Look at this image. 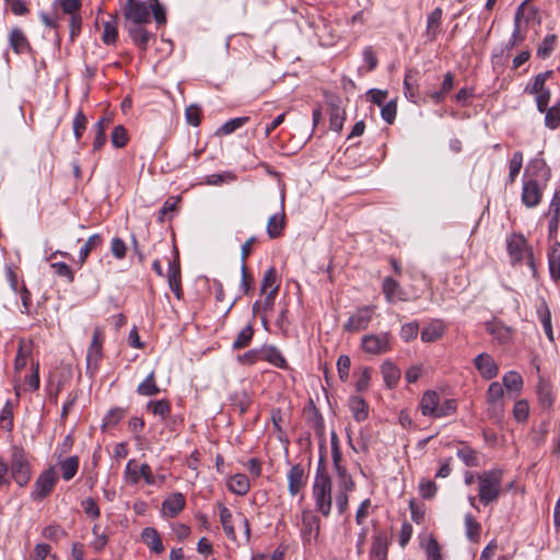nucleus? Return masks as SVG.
I'll list each match as a JSON object with an SVG mask.
<instances>
[{
  "label": "nucleus",
  "mask_w": 560,
  "mask_h": 560,
  "mask_svg": "<svg viewBox=\"0 0 560 560\" xmlns=\"http://www.w3.org/2000/svg\"><path fill=\"white\" fill-rule=\"evenodd\" d=\"M312 492L316 511L324 517H328L332 505L331 480L325 469L323 454L319 457V465L314 478Z\"/></svg>",
  "instance_id": "f257e3e1"
},
{
  "label": "nucleus",
  "mask_w": 560,
  "mask_h": 560,
  "mask_svg": "<svg viewBox=\"0 0 560 560\" xmlns=\"http://www.w3.org/2000/svg\"><path fill=\"white\" fill-rule=\"evenodd\" d=\"M502 478L503 471L498 468L477 474L478 497L482 504L488 505L498 500L502 491Z\"/></svg>",
  "instance_id": "f03ea898"
},
{
  "label": "nucleus",
  "mask_w": 560,
  "mask_h": 560,
  "mask_svg": "<svg viewBox=\"0 0 560 560\" xmlns=\"http://www.w3.org/2000/svg\"><path fill=\"white\" fill-rule=\"evenodd\" d=\"M10 471L12 478L20 487H24L31 479V464L28 455L21 446H13L11 448L10 457Z\"/></svg>",
  "instance_id": "7ed1b4c3"
},
{
  "label": "nucleus",
  "mask_w": 560,
  "mask_h": 560,
  "mask_svg": "<svg viewBox=\"0 0 560 560\" xmlns=\"http://www.w3.org/2000/svg\"><path fill=\"white\" fill-rule=\"evenodd\" d=\"M104 331L101 327H95L92 334V340L86 351V371L93 376L103 358Z\"/></svg>",
  "instance_id": "20e7f679"
},
{
  "label": "nucleus",
  "mask_w": 560,
  "mask_h": 560,
  "mask_svg": "<svg viewBox=\"0 0 560 560\" xmlns=\"http://www.w3.org/2000/svg\"><path fill=\"white\" fill-rule=\"evenodd\" d=\"M122 14L125 24H147L151 21L150 8L141 0H127Z\"/></svg>",
  "instance_id": "39448f33"
},
{
  "label": "nucleus",
  "mask_w": 560,
  "mask_h": 560,
  "mask_svg": "<svg viewBox=\"0 0 560 560\" xmlns=\"http://www.w3.org/2000/svg\"><path fill=\"white\" fill-rule=\"evenodd\" d=\"M375 306L366 305L357 308L343 325V330L348 332H358L369 327L375 315Z\"/></svg>",
  "instance_id": "423d86ee"
},
{
  "label": "nucleus",
  "mask_w": 560,
  "mask_h": 560,
  "mask_svg": "<svg viewBox=\"0 0 560 560\" xmlns=\"http://www.w3.org/2000/svg\"><path fill=\"white\" fill-rule=\"evenodd\" d=\"M57 481V475L54 467L43 471L36 479L31 498L34 501H42L54 490Z\"/></svg>",
  "instance_id": "0eeeda50"
},
{
  "label": "nucleus",
  "mask_w": 560,
  "mask_h": 560,
  "mask_svg": "<svg viewBox=\"0 0 560 560\" xmlns=\"http://www.w3.org/2000/svg\"><path fill=\"white\" fill-rule=\"evenodd\" d=\"M361 347L370 354H382L390 350V335L388 332L369 334L363 336Z\"/></svg>",
  "instance_id": "6e6552de"
},
{
  "label": "nucleus",
  "mask_w": 560,
  "mask_h": 560,
  "mask_svg": "<svg viewBox=\"0 0 560 560\" xmlns=\"http://www.w3.org/2000/svg\"><path fill=\"white\" fill-rule=\"evenodd\" d=\"M504 387L499 382H492L487 390L488 412L491 417L500 419L503 415Z\"/></svg>",
  "instance_id": "1a4fd4ad"
},
{
  "label": "nucleus",
  "mask_w": 560,
  "mask_h": 560,
  "mask_svg": "<svg viewBox=\"0 0 560 560\" xmlns=\"http://www.w3.org/2000/svg\"><path fill=\"white\" fill-rule=\"evenodd\" d=\"M525 2H523L515 12L514 30L511 38L505 44V50H511L516 45L525 40L526 35L524 24L526 25L529 20V16H525Z\"/></svg>",
  "instance_id": "9d476101"
},
{
  "label": "nucleus",
  "mask_w": 560,
  "mask_h": 560,
  "mask_svg": "<svg viewBox=\"0 0 560 560\" xmlns=\"http://www.w3.org/2000/svg\"><path fill=\"white\" fill-rule=\"evenodd\" d=\"M320 532V521L317 515H315L310 510H304L302 512V537L305 544H311L312 540H316L319 536Z\"/></svg>",
  "instance_id": "9b49d317"
},
{
  "label": "nucleus",
  "mask_w": 560,
  "mask_h": 560,
  "mask_svg": "<svg viewBox=\"0 0 560 560\" xmlns=\"http://www.w3.org/2000/svg\"><path fill=\"white\" fill-rule=\"evenodd\" d=\"M474 364L483 380H492L499 373V366L489 353L482 352L478 354L474 359Z\"/></svg>",
  "instance_id": "f8f14e48"
},
{
  "label": "nucleus",
  "mask_w": 560,
  "mask_h": 560,
  "mask_svg": "<svg viewBox=\"0 0 560 560\" xmlns=\"http://www.w3.org/2000/svg\"><path fill=\"white\" fill-rule=\"evenodd\" d=\"M167 282L172 292L180 300L183 298L182 272L177 252L175 253L174 259L168 262Z\"/></svg>",
  "instance_id": "ddd939ff"
},
{
  "label": "nucleus",
  "mask_w": 560,
  "mask_h": 560,
  "mask_svg": "<svg viewBox=\"0 0 560 560\" xmlns=\"http://www.w3.org/2000/svg\"><path fill=\"white\" fill-rule=\"evenodd\" d=\"M288 490L295 497L306 485L305 469L301 464L293 465L288 471Z\"/></svg>",
  "instance_id": "4468645a"
},
{
  "label": "nucleus",
  "mask_w": 560,
  "mask_h": 560,
  "mask_svg": "<svg viewBox=\"0 0 560 560\" xmlns=\"http://www.w3.org/2000/svg\"><path fill=\"white\" fill-rule=\"evenodd\" d=\"M125 28L133 44L145 51L153 35L145 30L144 24H125Z\"/></svg>",
  "instance_id": "2eb2a0df"
},
{
  "label": "nucleus",
  "mask_w": 560,
  "mask_h": 560,
  "mask_svg": "<svg viewBox=\"0 0 560 560\" xmlns=\"http://www.w3.org/2000/svg\"><path fill=\"white\" fill-rule=\"evenodd\" d=\"M542 197L541 189L538 186L536 179L524 180L523 183V191H522V202L528 207H536Z\"/></svg>",
  "instance_id": "dca6fc26"
},
{
  "label": "nucleus",
  "mask_w": 560,
  "mask_h": 560,
  "mask_svg": "<svg viewBox=\"0 0 560 560\" xmlns=\"http://www.w3.org/2000/svg\"><path fill=\"white\" fill-rule=\"evenodd\" d=\"M508 252L513 264L523 259L524 253L527 250V242L521 234H513L506 243Z\"/></svg>",
  "instance_id": "f3484780"
},
{
  "label": "nucleus",
  "mask_w": 560,
  "mask_h": 560,
  "mask_svg": "<svg viewBox=\"0 0 560 560\" xmlns=\"http://www.w3.org/2000/svg\"><path fill=\"white\" fill-rule=\"evenodd\" d=\"M388 538L384 534L373 536V541L369 552L370 560H387L388 559Z\"/></svg>",
  "instance_id": "a211bd4d"
},
{
  "label": "nucleus",
  "mask_w": 560,
  "mask_h": 560,
  "mask_svg": "<svg viewBox=\"0 0 560 560\" xmlns=\"http://www.w3.org/2000/svg\"><path fill=\"white\" fill-rule=\"evenodd\" d=\"M185 504V497L179 492H175L163 501L162 512L168 517H175L184 510Z\"/></svg>",
  "instance_id": "6ab92c4d"
},
{
  "label": "nucleus",
  "mask_w": 560,
  "mask_h": 560,
  "mask_svg": "<svg viewBox=\"0 0 560 560\" xmlns=\"http://www.w3.org/2000/svg\"><path fill=\"white\" fill-rule=\"evenodd\" d=\"M261 358L271 365L279 369H288V362L281 351L273 345H264L261 347Z\"/></svg>",
  "instance_id": "aec40b11"
},
{
  "label": "nucleus",
  "mask_w": 560,
  "mask_h": 560,
  "mask_svg": "<svg viewBox=\"0 0 560 560\" xmlns=\"http://www.w3.org/2000/svg\"><path fill=\"white\" fill-rule=\"evenodd\" d=\"M142 542L155 553H162L164 551V545L161 535L154 527H145L141 532Z\"/></svg>",
  "instance_id": "412c9836"
},
{
  "label": "nucleus",
  "mask_w": 560,
  "mask_h": 560,
  "mask_svg": "<svg viewBox=\"0 0 560 560\" xmlns=\"http://www.w3.org/2000/svg\"><path fill=\"white\" fill-rule=\"evenodd\" d=\"M536 314L540 320L544 331L550 341H553V331L551 323V313L545 299H539L536 305Z\"/></svg>",
  "instance_id": "4be33fe9"
},
{
  "label": "nucleus",
  "mask_w": 560,
  "mask_h": 560,
  "mask_svg": "<svg viewBox=\"0 0 560 560\" xmlns=\"http://www.w3.org/2000/svg\"><path fill=\"white\" fill-rule=\"evenodd\" d=\"M382 292L388 303H393L396 299L405 300V292L398 281L392 277H386L383 281Z\"/></svg>",
  "instance_id": "5701e85b"
},
{
  "label": "nucleus",
  "mask_w": 560,
  "mask_h": 560,
  "mask_svg": "<svg viewBox=\"0 0 560 560\" xmlns=\"http://www.w3.org/2000/svg\"><path fill=\"white\" fill-rule=\"evenodd\" d=\"M487 331L501 345L510 342L513 337V330L500 322L488 323Z\"/></svg>",
  "instance_id": "b1692460"
},
{
  "label": "nucleus",
  "mask_w": 560,
  "mask_h": 560,
  "mask_svg": "<svg viewBox=\"0 0 560 560\" xmlns=\"http://www.w3.org/2000/svg\"><path fill=\"white\" fill-rule=\"evenodd\" d=\"M440 397L436 392L428 390L420 400V409L423 416L435 417Z\"/></svg>",
  "instance_id": "393cba45"
},
{
  "label": "nucleus",
  "mask_w": 560,
  "mask_h": 560,
  "mask_svg": "<svg viewBox=\"0 0 560 560\" xmlns=\"http://www.w3.org/2000/svg\"><path fill=\"white\" fill-rule=\"evenodd\" d=\"M33 351L32 341L21 340L14 360V370L20 373L26 365Z\"/></svg>",
  "instance_id": "a878e982"
},
{
  "label": "nucleus",
  "mask_w": 560,
  "mask_h": 560,
  "mask_svg": "<svg viewBox=\"0 0 560 560\" xmlns=\"http://www.w3.org/2000/svg\"><path fill=\"white\" fill-rule=\"evenodd\" d=\"M284 203V196H282V205ZM285 226V215L282 211L281 213H276L271 215L267 223V234L270 238L279 237Z\"/></svg>",
  "instance_id": "bb28decb"
},
{
  "label": "nucleus",
  "mask_w": 560,
  "mask_h": 560,
  "mask_svg": "<svg viewBox=\"0 0 560 560\" xmlns=\"http://www.w3.org/2000/svg\"><path fill=\"white\" fill-rule=\"evenodd\" d=\"M442 15H443L442 9L436 8L428 16L425 35H427L428 39L431 42L435 40V38L440 32V27H441V23H442Z\"/></svg>",
  "instance_id": "cd10ccee"
},
{
  "label": "nucleus",
  "mask_w": 560,
  "mask_h": 560,
  "mask_svg": "<svg viewBox=\"0 0 560 560\" xmlns=\"http://www.w3.org/2000/svg\"><path fill=\"white\" fill-rule=\"evenodd\" d=\"M217 506L220 512V522L222 524V528L228 536L229 539L235 541L236 534L233 527V516L231 511L221 502L217 503Z\"/></svg>",
  "instance_id": "c85d7f7f"
},
{
  "label": "nucleus",
  "mask_w": 560,
  "mask_h": 560,
  "mask_svg": "<svg viewBox=\"0 0 560 560\" xmlns=\"http://www.w3.org/2000/svg\"><path fill=\"white\" fill-rule=\"evenodd\" d=\"M349 407L355 421L362 422L368 418L369 407L362 397L351 396L349 398Z\"/></svg>",
  "instance_id": "c756f323"
},
{
  "label": "nucleus",
  "mask_w": 560,
  "mask_h": 560,
  "mask_svg": "<svg viewBox=\"0 0 560 560\" xmlns=\"http://www.w3.org/2000/svg\"><path fill=\"white\" fill-rule=\"evenodd\" d=\"M61 477L65 481H70L78 472L80 460L78 456H70L58 462Z\"/></svg>",
  "instance_id": "7c9ffc66"
},
{
  "label": "nucleus",
  "mask_w": 560,
  "mask_h": 560,
  "mask_svg": "<svg viewBox=\"0 0 560 560\" xmlns=\"http://www.w3.org/2000/svg\"><path fill=\"white\" fill-rule=\"evenodd\" d=\"M228 488L237 495H245L250 488L249 479L245 474H235L229 479Z\"/></svg>",
  "instance_id": "2f4dec72"
},
{
  "label": "nucleus",
  "mask_w": 560,
  "mask_h": 560,
  "mask_svg": "<svg viewBox=\"0 0 560 560\" xmlns=\"http://www.w3.org/2000/svg\"><path fill=\"white\" fill-rule=\"evenodd\" d=\"M160 392L161 389L156 384L154 371H151L137 387V394L140 396H155Z\"/></svg>",
  "instance_id": "473e14b6"
},
{
  "label": "nucleus",
  "mask_w": 560,
  "mask_h": 560,
  "mask_svg": "<svg viewBox=\"0 0 560 560\" xmlns=\"http://www.w3.org/2000/svg\"><path fill=\"white\" fill-rule=\"evenodd\" d=\"M381 371L387 387H395L400 378V370L393 362L385 361L381 366Z\"/></svg>",
  "instance_id": "72a5a7b5"
},
{
  "label": "nucleus",
  "mask_w": 560,
  "mask_h": 560,
  "mask_svg": "<svg viewBox=\"0 0 560 560\" xmlns=\"http://www.w3.org/2000/svg\"><path fill=\"white\" fill-rule=\"evenodd\" d=\"M10 45L16 54H23L30 49V43L20 28H13L11 31Z\"/></svg>",
  "instance_id": "f704fd0d"
},
{
  "label": "nucleus",
  "mask_w": 560,
  "mask_h": 560,
  "mask_svg": "<svg viewBox=\"0 0 560 560\" xmlns=\"http://www.w3.org/2000/svg\"><path fill=\"white\" fill-rule=\"evenodd\" d=\"M444 334V326L440 322H433L427 325L421 331V340L423 342H434Z\"/></svg>",
  "instance_id": "c9c22d12"
},
{
  "label": "nucleus",
  "mask_w": 560,
  "mask_h": 560,
  "mask_svg": "<svg viewBox=\"0 0 560 560\" xmlns=\"http://www.w3.org/2000/svg\"><path fill=\"white\" fill-rule=\"evenodd\" d=\"M537 396L539 404L542 408H551L553 405L555 398L552 394V387L549 383L540 380L537 386Z\"/></svg>",
  "instance_id": "e433bc0d"
},
{
  "label": "nucleus",
  "mask_w": 560,
  "mask_h": 560,
  "mask_svg": "<svg viewBox=\"0 0 560 560\" xmlns=\"http://www.w3.org/2000/svg\"><path fill=\"white\" fill-rule=\"evenodd\" d=\"M503 387L506 388L509 393H516L518 394L523 388V378L521 374L516 371H509L504 374L503 378Z\"/></svg>",
  "instance_id": "4c0bfd02"
},
{
  "label": "nucleus",
  "mask_w": 560,
  "mask_h": 560,
  "mask_svg": "<svg viewBox=\"0 0 560 560\" xmlns=\"http://www.w3.org/2000/svg\"><path fill=\"white\" fill-rule=\"evenodd\" d=\"M553 74V71L548 70L541 73H538L535 78L532 84H527L525 88V92L528 94L536 95L537 93H540L542 91H546V81L550 79Z\"/></svg>",
  "instance_id": "58836bf2"
},
{
  "label": "nucleus",
  "mask_w": 560,
  "mask_h": 560,
  "mask_svg": "<svg viewBox=\"0 0 560 560\" xmlns=\"http://www.w3.org/2000/svg\"><path fill=\"white\" fill-rule=\"evenodd\" d=\"M102 243H103V237L101 236V234L91 235L79 252L80 264L85 262L90 253L95 250L96 248H98L102 245Z\"/></svg>",
  "instance_id": "ea45409f"
},
{
  "label": "nucleus",
  "mask_w": 560,
  "mask_h": 560,
  "mask_svg": "<svg viewBox=\"0 0 560 560\" xmlns=\"http://www.w3.org/2000/svg\"><path fill=\"white\" fill-rule=\"evenodd\" d=\"M254 337V327L252 324L245 326L236 336L233 341L232 348L234 350L243 349L249 346Z\"/></svg>",
  "instance_id": "a19ab883"
},
{
  "label": "nucleus",
  "mask_w": 560,
  "mask_h": 560,
  "mask_svg": "<svg viewBox=\"0 0 560 560\" xmlns=\"http://www.w3.org/2000/svg\"><path fill=\"white\" fill-rule=\"evenodd\" d=\"M147 409L164 420L171 413V404L167 399L151 400L148 402Z\"/></svg>",
  "instance_id": "79ce46f5"
},
{
  "label": "nucleus",
  "mask_w": 560,
  "mask_h": 560,
  "mask_svg": "<svg viewBox=\"0 0 560 560\" xmlns=\"http://www.w3.org/2000/svg\"><path fill=\"white\" fill-rule=\"evenodd\" d=\"M545 115V126L551 130L560 126V101L551 107H547Z\"/></svg>",
  "instance_id": "37998d69"
},
{
  "label": "nucleus",
  "mask_w": 560,
  "mask_h": 560,
  "mask_svg": "<svg viewBox=\"0 0 560 560\" xmlns=\"http://www.w3.org/2000/svg\"><path fill=\"white\" fill-rule=\"evenodd\" d=\"M462 447L457 451V456L463 460V463L468 467H477L479 465L478 463V456L477 452L472 450L471 447L465 445L462 443Z\"/></svg>",
  "instance_id": "c03bdc74"
},
{
  "label": "nucleus",
  "mask_w": 560,
  "mask_h": 560,
  "mask_svg": "<svg viewBox=\"0 0 560 560\" xmlns=\"http://www.w3.org/2000/svg\"><path fill=\"white\" fill-rule=\"evenodd\" d=\"M110 141L115 148H125L129 141L127 129L122 125L116 126L112 131Z\"/></svg>",
  "instance_id": "a18cd8bd"
},
{
  "label": "nucleus",
  "mask_w": 560,
  "mask_h": 560,
  "mask_svg": "<svg viewBox=\"0 0 560 560\" xmlns=\"http://www.w3.org/2000/svg\"><path fill=\"white\" fill-rule=\"evenodd\" d=\"M248 120H249V117H247V116L230 119L220 127V129L218 130V133L223 135V136L231 135L235 130L243 127Z\"/></svg>",
  "instance_id": "49530a36"
},
{
  "label": "nucleus",
  "mask_w": 560,
  "mask_h": 560,
  "mask_svg": "<svg viewBox=\"0 0 560 560\" xmlns=\"http://www.w3.org/2000/svg\"><path fill=\"white\" fill-rule=\"evenodd\" d=\"M118 37V31L116 25V16L112 18V21L104 23V32L102 35V39L104 44L112 45L115 44Z\"/></svg>",
  "instance_id": "de8ad7c7"
},
{
  "label": "nucleus",
  "mask_w": 560,
  "mask_h": 560,
  "mask_svg": "<svg viewBox=\"0 0 560 560\" xmlns=\"http://www.w3.org/2000/svg\"><path fill=\"white\" fill-rule=\"evenodd\" d=\"M466 536L469 540L476 541L481 532V525L474 518L471 514L465 516Z\"/></svg>",
  "instance_id": "09e8293b"
},
{
  "label": "nucleus",
  "mask_w": 560,
  "mask_h": 560,
  "mask_svg": "<svg viewBox=\"0 0 560 560\" xmlns=\"http://www.w3.org/2000/svg\"><path fill=\"white\" fill-rule=\"evenodd\" d=\"M275 287L279 288V284L277 283V270L275 267H270L264 273L260 284V293L264 294Z\"/></svg>",
  "instance_id": "8fccbe9b"
},
{
  "label": "nucleus",
  "mask_w": 560,
  "mask_h": 560,
  "mask_svg": "<svg viewBox=\"0 0 560 560\" xmlns=\"http://www.w3.org/2000/svg\"><path fill=\"white\" fill-rule=\"evenodd\" d=\"M557 36L555 34L547 35L537 49V55L540 58H547L551 55L555 49Z\"/></svg>",
  "instance_id": "3c124183"
},
{
  "label": "nucleus",
  "mask_w": 560,
  "mask_h": 560,
  "mask_svg": "<svg viewBox=\"0 0 560 560\" xmlns=\"http://www.w3.org/2000/svg\"><path fill=\"white\" fill-rule=\"evenodd\" d=\"M523 166V153L521 151L514 152L510 161L509 183L513 184Z\"/></svg>",
  "instance_id": "603ef678"
},
{
  "label": "nucleus",
  "mask_w": 560,
  "mask_h": 560,
  "mask_svg": "<svg viewBox=\"0 0 560 560\" xmlns=\"http://www.w3.org/2000/svg\"><path fill=\"white\" fill-rule=\"evenodd\" d=\"M50 268L54 272L60 277L65 278L67 282L72 283L74 280V272L69 265L66 262H52L50 264Z\"/></svg>",
  "instance_id": "864d4df0"
},
{
  "label": "nucleus",
  "mask_w": 560,
  "mask_h": 560,
  "mask_svg": "<svg viewBox=\"0 0 560 560\" xmlns=\"http://www.w3.org/2000/svg\"><path fill=\"white\" fill-rule=\"evenodd\" d=\"M25 384L30 390H37L39 388V362L32 361V373L24 378Z\"/></svg>",
  "instance_id": "5fc2aeb1"
},
{
  "label": "nucleus",
  "mask_w": 560,
  "mask_h": 560,
  "mask_svg": "<svg viewBox=\"0 0 560 560\" xmlns=\"http://www.w3.org/2000/svg\"><path fill=\"white\" fill-rule=\"evenodd\" d=\"M330 128L337 132L342 129L345 120V110L338 106H332L329 115Z\"/></svg>",
  "instance_id": "6e6d98bb"
},
{
  "label": "nucleus",
  "mask_w": 560,
  "mask_h": 560,
  "mask_svg": "<svg viewBox=\"0 0 560 560\" xmlns=\"http://www.w3.org/2000/svg\"><path fill=\"white\" fill-rule=\"evenodd\" d=\"M66 536V530L57 524L48 525L43 529V537L51 541H58Z\"/></svg>",
  "instance_id": "4d7b16f0"
},
{
  "label": "nucleus",
  "mask_w": 560,
  "mask_h": 560,
  "mask_svg": "<svg viewBox=\"0 0 560 560\" xmlns=\"http://www.w3.org/2000/svg\"><path fill=\"white\" fill-rule=\"evenodd\" d=\"M0 421L3 424V428L7 431H11L13 429V406L10 400H8L0 413Z\"/></svg>",
  "instance_id": "13d9d810"
},
{
  "label": "nucleus",
  "mask_w": 560,
  "mask_h": 560,
  "mask_svg": "<svg viewBox=\"0 0 560 560\" xmlns=\"http://www.w3.org/2000/svg\"><path fill=\"white\" fill-rule=\"evenodd\" d=\"M335 471L339 479L340 490L353 491L354 481H353L352 477L348 474L346 467L338 468Z\"/></svg>",
  "instance_id": "bf43d9fd"
},
{
  "label": "nucleus",
  "mask_w": 560,
  "mask_h": 560,
  "mask_svg": "<svg viewBox=\"0 0 560 560\" xmlns=\"http://www.w3.org/2000/svg\"><path fill=\"white\" fill-rule=\"evenodd\" d=\"M438 491V486L434 481L430 479H422L419 483V494L428 500L432 499Z\"/></svg>",
  "instance_id": "052dcab7"
},
{
  "label": "nucleus",
  "mask_w": 560,
  "mask_h": 560,
  "mask_svg": "<svg viewBox=\"0 0 560 560\" xmlns=\"http://www.w3.org/2000/svg\"><path fill=\"white\" fill-rule=\"evenodd\" d=\"M237 360L242 364L253 365L257 363L261 358V347L248 350L247 352L240 354Z\"/></svg>",
  "instance_id": "680f3d73"
},
{
  "label": "nucleus",
  "mask_w": 560,
  "mask_h": 560,
  "mask_svg": "<svg viewBox=\"0 0 560 560\" xmlns=\"http://www.w3.org/2000/svg\"><path fill=\"white\" fill-rule=\"evenodd\" d=\"M418 334H419V324L416 320L407 323V324L402 325L400 328V337H401V339H404L407 342L417 338Z\"/></svg>",
  "instance_id": "e2e57ef3"
},
{
  "label": "nucleus",
  "mask_w": 560,
  "mask_h": 560,
  "mask_svg": "<svg viewBox=\"0 0 560 560\" xmlns=\"http://www.w3.org/2000/svg\"><path fill=\"white\" fill-rule=\"evenodd\" d=\"M396 114L397 103L395 100H392L382 106L381 116L388 125H392L395 121Z\"/></svg>",
  "instance_id": "0e129e2a"
},
{
  "label": "nucleus",
  "mask_w": 560,
  "mask_h": 560,
  "mask_svg": "<svg viewBox=\"0 0 560 560\" xmlns=\"http://www.w3.org/2000/svg\"><path fill=\"white\" fill-rule=\"evenodd\" d=\"M529 406L524 399L517 400L513 408V416L516 421L524 422L528 418Z\"/></svg>",
  "instance_id": "69168bd1"
},
{
  "label": "nucleus",
  "mask_w": 560,
  "mask_h": 560,
  "mask_svg": "<svg viewBox=\"0 0 560 560\" xmlns=\"http://www.w3.org/2000/svg\"><path fill=\"white\" fill-rule=\"evenodd\" d=\"M185 117L189 125L197 127L201 121V108L198 105H189L185 110Z\"/></svg>",
  "instance_id": "338daca9"
},
{
  "label": "nucleus",
  "mask_w": 560,
  "mask_h": 560,
  "mask_svg": "<svg viewBox=\"0 0 560 560\" xmlns=\"http://www.w3.org/2000/svg\"><path fill=\"white\" fill-rule=\"evenodd\" d=\"M548 262L551 278L555 281L560 280V254L557 255L556 250H553V253H550L548 255Z\"/></svg>",
  "instance_id": "774afa93"
}]
</instances>
